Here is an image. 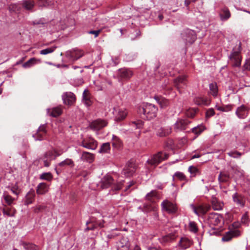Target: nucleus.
I'll list each match as a JSON object with an SVG mask.
<instances>
[{"instance_id": "obj_1", "label": "nucleus", "mask_w": 250, "mask_h": 250, "mask_svg": "<svg viewBox=\"0 0 250 250\" xmlns=\"http://www.w3.org/2000/svg\"><path fill=\"white\" fill-rule=\"evenodd\" d=\"M158 108L154 104H146L142 107L138 109V112L140 114H143L144 118L147 120H151L156 116Z\"/></svg>"}, {"instance_id": "obj_2", "label": "nucleus", "mask_w": 250, "mask_h": 250, "mask_svg": "<svg viewBox=\"0 0 250 250\" xmlns=\"http://www.w3.org/2000/svg\"><path fill=\"white\" fill-rule=\"evenodd\" d=\"M168 154L166 153L160 151L153 155L150 159L147 161V163L154 166H156L163 161L167 160L168 158Z\"/></svg>"}, {"instance_id": "obj_3", "label": "nucleus", "mask_w": 250, "mask_h": 250, "mask_svg": "<svg viewBox=\"0 0 250 250\" xmlns=\"http://www.w3.org/2000/svg\"><path fill=\"white\" fill-rule=\"evenodd\" d=\"M223 220V217L221 215L216 213H209L207 219V222L210 227L218 226Z\"/></svg>"}, {"instance_id": "obj_4", "label": "nucleus", "mask_w": 250, "mask_h": 250, "mask_svg": "<svg viewBox=\"0 0 250 250\" xmlns=\"http://www.w3.org/2000/svg\"><path fill=\"white\" fill-rule=\"evenodd\" d=\"M191 122L188 119H179L174 125V129L175 131H180L188 128V126Z\"/></svg>"}, {"instance_id": "obj_5", "label": "nucleus", "mask_w": 250, "mask_h": 250, "mask_svg": "<svg viewBox=\"0 0 250 250\" xmlns=\"http://www.w3.org/2000/svg\"><path fill=\"white\" fill-rule=\"evenodd\" d=\"M183 39L185 40L186 43L191 44L193 43L196 39V35L195 31L190 29L186 30L182 34Z\"/></svg>"}, {"instance_id": "obj_6", "label": "nucleus", "mask_w": 250, "mask_h": 250, "mask_svg": "<svg viewBox=\"0 0 250 250\" xmlns=\"http://www.w3.org/2000/svg\"><path fill=\"white\" fill-rule=\"evenodd\" d=\"M33 137L35 140H43L47 138L46 126L45 125H41L37 132L33 134Z\"/></svg>"}, {"instance_id": "obj_7", "label": "nucleus", "mask_w": 250, "mask_h": 250, "mask_svg": "<svg viewBox=\"0 0 250 250\" xmlns=\"http://www.w3.org/2000/svg\"><path fill=\"white\" fill-rule=\"evenodd\" d=\"M83 55L84 53L83 51L78 49H74L67 51L66 53V57L72 61L77 60L83 57Z\"/></svg>"}, {"instance_id": "obj_8", "label": "nucleus", "mask_w": 250, "mask_h": 250, "mask_svg": "<svg viewBox=\"0 0 250 250\" xmlns=\"http://www.w3.org/2000/svg\"><path fill=\"white\" fill-rule=\"evenodd\" d=\"M161 206L162 209L169 214H174L177 211V208L176 206L168 200L164 201L162 203Z\"/></svg>"}, {"instance_id": "obj_9", "label": "nucleus", "mask_w": 250, "mask_h": 250, "mask_svg": "<svg viewBox=\"0 0 250 250\" xmlns=\"http://www.w3.org/2000/svg\"><path fill=\"white\" fill-rule=\"evenodd\" d=\"M229 59L233 67L240 66L242 58L239 51L233 50L229 56Z\"/></svg>"}, {"instance_id": "obj_10", "label": "nucleus", "mask_w": 250, "mask_h": 250, "mask_svg": "<svg viewBox=\"0 0 250 250\" xmlns=\"http://www.w3.org/2000/svg\"><path fill=\"white\" fill-rule=\"evenodd\" d=\"M187 79L186 75L179 76L174 80V86L180 91V89H184L187 86Z\"/></svg>"}, {"instance_id": "obj_11", "label": "nucleus", "mask_w": 250, "mask_h": 250, "mask_svg": "<svg viewBox=\"0 0 250 250\" xmlns=\"http://www.w3.org/2000/svg\"><path fill=\"white\" fill-rule=\"evenodd\" d=\"M132 71L126 68L119 69L117 72L118 77L121 80H128L132 77Z\"/></svg>"}, {"instance_id": "obj_12", "label": "nucleus", "mask_w": 250, "mask_h": 250, "mask_svg": "<svg viewBox=\"0 0 250 250\" xmlns=\"http://www.w3.org/2000/svg\"><path fill=\"white\" fill-rule=\"evenodd\" d=\"M40 159L43 162L44 167H48L50 166L51 161L55 159L54 151L52 150L47 151Z\"/></svg>"}, {"instance_id": "obj_13", "label": "nucleus", "mask_w": 250, "mask_h": 250, "mask_svg": "<svg viewBox=\"0 0 250 250\" xmlns=\"http://www.w3.org/2000/svg\"><path fill=\"white\" fill-rule=\"evenodd\" d=\"M232 199L234 203L238 206L241 208L245 207L246 203V197L244 195L238 192H235L232 195Z\"/></svg>"}, {"instance_id": "obj_14", "label": "nucleus", "mask_w": 250, "mask_h": 250, "mask_svg": "<svg viewBox=\"0 0 250 250\" xmlns=\"http://www.w3.org/2000/svg\"><path fill=\"white\" fill-rule=\"evenodd\" d=\"M62 99L65 104L70 105L75 102L76 97L73 93L67 92L62 94Z\"/></svg>"}, {"instance_id": "obj_15", "label": "nucleus", "mask_w": 250, "mask_h": 250, "mask_svg": "<svg viewBox=\"0 0 250 250\" xmlns=\"http://www.w3.org/2000/svg\"><path fill=\"white\" fill-rule=\"evenodd\" d=\"M81 146L86 148L94 150L97 146V142L92 138L84 139L82 141Z\"/></svg>"}, {"instance_id": "obj_16", "label": "nucleus", "mask_w": 250, "mask_h": 250, "mask_svg": "<svg viewBox=\"0 0 250 250\" xmlns=\"http://www.w3.org/2000/svg\"><path fill=\"white\" fill-rule=\"evenodd\" d=\"M107 123L106 121L102 119H97L91 122L89 127L94 130H99L106 126Z\"/></svg>"}, {"instance_id": "obj_17", "label": "nucleus", "mask_w": 250, "mask_h": 250, "mask_svg": "<svg viewBox=\"0 0 250 250\" xmlns=\"http://www.w3.org/2000/svg\"><path fill=\"white\" fill-rule=\"evenodd\" d=\"M136 169V165L133 162H128L123 170V174L127 177L132 176Z\"/></svg>"}, {"instance_id": "obj_18", "label": "nucleus", "mask_w": 250, "mask_h": 250, "mask_svg": "<svg viewBox=\"0 0 250 250\" xmlns=\"http://www.w3.org/2000/svg\"><path fill=\"white\" fill-rule=\"evenodd\" d=\"M113 182V178L109 175H106L102 178L100 186L102 188H107L112 186Z\"/></svg>"}, {"instance_id": "obj_19", "label": "nucleus", "mask_w": 250, "mask_h": 250, "mask_svg": "<svg viewBox=\"0 0 250 250\" xmlns=\"http://www.w3.org/2000/svg\"><path fill=\"white\" fill-rule=\"evenodd\" d=\"M249 108L245 105L238 107L235 112L237 116L240 119H245L248 115Z\"/></svg>"}, {"instance_id": "obj_20", "label": "nucleus", "mask_w": 250, "mask_h": 250, "mask_svg": "<svg viewBox=\"0 0 250 250\" xmlns=\"http://www.w3.org/2000/svg\"><path fill=\"white\" fill-rule=\"evenodd\" d=\"M191 207L194 213L198 216L205 214L210 208V207L208 205H200L197 207L192 205Z\"/></svg>"}, {"instance_id": "obj_21", "label": "nucleus", "mask_w": 250, "mask_h": 250, "mask_svg": "<svg viewBox=\"0 0 250 250\" xmlns=\"http://www.w3.org/2000/svg\"><path fill=\"white\" fill-rule=\"evenodd\" d=\"M219 15L222 21H225L230 17L231 13L229 8L226 6H224L221 9Z\"/></svg>"}, {"instance_id": "obj_22", "label": "nucleus", "mask_w": 250, "mask_h": 250, "mask_svg": "<svg viewBox=\"0 0 250 250\" xmlns=\"http://www.w3.org/2000/svg\"><path fill=\"white\" fill-rule=\"evenodd\" d=\"M192 244V241L187 237H182L179 241L178 246L182 250H186L190 247Z\"/></svg>"}, {"instance_id": "obj_23", "label": "nucleus", "mask_w": 250, "mask_h": 250, "mask_svg": "<svg viewBox=\"0 0 250 250\" xmlns=\"http://www.w3.org/2000/svg\"><path fill=\"white\" fill-rule=\"evenodd\" d=\"M114 110L116 112L115 114V120L117 121H120L125 119L127 114V110L124 108H119Z\"/></svg>"}, {"instance_id": "obj_24", "label": "nucleus", "mask_w": 250, "mask_h": 250, "mask_svg": "<svg viewBox=\"0 0 250 250\" xmlns=\"http://www.w3.org/2000/svg\"><path fill=\"white\" fill-rule=\"evenodd\" d=\"M171 132V128L161 127L157 129V135L161 137H166Z\"/></svg>"}, {"instance_id": "obj_25", "label": "nucleus", "mask_w": 250, "mask_h": 250, "mask_svg": "<svg viewBox=\"0 0 250 250\" xmlns=\"http://www.w3.org/2000/svg\"><path fill=\"white\" fill-rule=\"evenodd\" d=\"M21 5L26 10L32 11L35 6V2L33 0H23Z\"/></svg>"}, {"instance_id": "obj_26", "label": "nucleus", "mask_w": 250, "mask_h": 250, "mask_svg": "<svg viewBox=\"0 0 250 250\" xmlns=\"http://www.w3.org/2000/svg\"><path fill=\"white\" fill-rule=\"evenodd\" d=\"M48 190V186L45 183H41L38 185L37 189L38 194L42 195L46 193Z\"/></svg>"}, {"instance_id": "obj_27", "label": "nucleus", "mask_w": 250, "mask_h": 250, "mask_svg": "<svg viewBox=\"0 0 250 250\" xmlns=\"http://www.w3.org/2000/svg\"><path fill=\"white\" fill-rule=\"evenodd\" d=\"M62 113V109L60 107H54L52 109H47V114L49 116L53 117H57L60 116Z\"/></svg>"}, {"instance_id": "obj_28", "label": "nucleus", "mask_w": 250, "mask_h": 250, "mask_svg": "<svg viewBox=\"0 0 250 250\" xmlns=\"http://www.w3.org/2000/svg\"><path fill=\"white\" fill-rule=\"evenodd\" d=\"M16 210L15 208L4 206L3 208L2 209V213L4 215H6L8 217H13L15 216Z\"/></svg>"}, {"instance_id": "obj_29", "label": "nucleus", "mask_w": 250, "mask_h": 250, "mask_svg": "<svg viewBox=\"0 0 250 250\" xmlns=\"http://www.w3.org/2000/svg\"><path fill=\"white\" fill-rule=\"evenodd\" d=\"M35 196V194L34 191H29L25 196L24 204L27 205L32 204L34 200Z\"/></svg>"}, {"instance_id": "obj_30", "label": "nucleus", "mask_w": 250, "mask_h": 250, "mask_svg": "<svg viewBox=\"0 0 250 250\" xmlns=\"http://www.w3.org/2000/svg\"><path fill=\"white\" fill-rule=\"evenodd\" d=\"M83 102L87 106H89L92 104V101L90 100L89 92L87 89H85L83 92Z\"/></svg>"}, {"instance_id": "obj_31", "label": "nucleus", "mask_w": 250, "mask_h": 250, "mask_svg": "<svg viewBox=\"0 0 250 250\" xmlns=\"http://www.w3.org/2000/svg\"><path fill=\"white\" fill-rule=\"evenodd\" d=\"M94 157L93 154L87 152H83L81 157L82 160L86 161L89 163L92 162L94 160Z\"/></svg>"}, {"instance_id": "obj_32", "label": "nucleus", "mask_w": 250, "mask_h": 250, "mask_svg": "<svg viewBox=\"0 0 250 250\" xmlns=\"http://www.w3.org/2000/svg\"><path fill=\"white\" fill-rule=\"evenodd\" d=\"M212 207L215 210H220L222 209L224 204L218 201L217 199H214L211 202Z\"/></svg>"}, {"instance_id": "obj_33", "label": "nucleus", "mask_w": 250, "mask_h": 250, "mask_svg": "<svg viewBox=\"0 0 250 250\" xmlns=\"http://www.w3.org/2000/svg\"><path fill=\"white\" fill-rule=\"evenodd\" d=\"M20 245L22 246L25 250H38L37 247L32 243L21 241Z\"/></svg>"}, {"instance_id": "obj_34", "label": "nucleus", "mask_w": 250, "mask_h": 250, "mask_svg": "<svg viewBox=\"0 0 250 250\" xmlns=\"http://www.w3.org/2000/svg\"><path fill=\"white\" fill-rule=\"evenodd\" d=\"M158 192L153 190L148 193L146 196V199L150 202H153L154 199L158 197Z\"/></svg>"}, {"instance_id": "obj_35", "label": "nucleus", "mask_w": 250, "mask_h": 250, "mask_svg": "<svg viewBox=\"0 0 250 250\" xmlns=\"http://www.w3.org/2000/svg\"><path fill=\"white\" fill-rule=\"evenodd\" d=\"M229 174L227 172H221L218 176V180L220 182H227L229 181Z\"/></svg>"}, {"instance_id": "obj_36", "label": "nucleus", "mask_w": 250, "mask_h": 250, "mask_svg": "<svg viewBox=\"0 0 250 250\" xmlns=\"http://www.w3.org/2000/svg\"><path fill=\"white\" fill-rule=\"evenodd\" d=\"M176 238V235L174 233H170L168 235L163 236L161 240L162 243H166L174 240Z\"/></svg>"}, {"instance_id": "obj_37", "label": "nucleus", "mask_w": 250, "mask_h": 250, "mask_svg": "<svg viewBox=\"0 0 250 250\" xmlns=\"http://www.w3.org/2000/svg\"><path fill=\"white\" fill-rule=\"evenodd\" d=\"M58 166L60 167H65L66 166L73 167L74 166V163L71 159L67 158L59 163Z\"/></svg>"}, {"instance_id": "obj_38", "label": "nucleus", "mask_w": 250, "mask_h": 250, "mask_svg": "<svg viewBox=\"0 0 250 250\" xmlns=\"http://www.w3.org/2000/svg\"><path fill=\"white\" fill-rule=\"evenodd\" d=\"M110 150V145L109 143H105L102 145L99 150V152L101 153H108Z\"/></svg>"}, {"instance_id": "obj_39", "label": "nucleus", "mask_w": 250, "mask_h": 250, "mask_svg": "<svg viewBox=\"0 0 250 250\" xmlns=\"http://www.w3.org/2000/svg\"><path fill=\"white\" fill-rule=\"evenodd\" d=\"M235 232L234 231H229L225 233L222 237V240L224 242H228L230 241L235 235Z\"/></svg>"}, {"instance_id": "obj_40", "label": "nucleus", "mask_w": 250, "mask_h": 250, "mask_svg": "<svg viewBox=\"0 0 250 250\" xmlns=\"http://www.w3.org/2000/svg\"><path fill=\"white\" fill-rule=\"evenodd\" d=\"M21 10V6L19 3L11 4L9 6V10L10 12L17 13Z\"/></svg>"}, {"instance_id": "obj_41", "label": "nucleus", "mask_w": 250, "mask_h": 250, "mask_svg": "<svg viewBox=\"0 0 250 250\" xmlns=\"http://www.w3.org/2000/svg\"><path fill=\"white\" fill-rule=\"evenodd\" d=\"M209 90L211 94L215 97L218 93V87L216 83H212L209 84Z\"/></svg>"}, {"instance_id": "obj_42", "label": "nucleus", "mask_w": 250, "mask_h": 250, "mask_svg": "<svg viewBox=\"0 0 250 250\" xmlns=\"http://www.w3.org/2000/svg\"><path fill=\"white\" fill-rule=\"evenodd\" d=\"M155 99L162 108L166 107L169 104L168 101L166 99L159 97H157Z\"/></svg>"}, {"instance_id": "obj_43", "label": "nucleus", "mask_w": 250, "mask_h": 250, "mask_svg": "<svg viewBox=\"0 0 250 250\" xmlns=\"http://www.w3.org/2000/svg\"><path fill=\"white\" fill-rule=\"evenodd\" d=\"M175 177L177 178L180 181H187V179L185 175L179 171L176 172L174 175L173 176V180H174Z\"/></svg>"}, {"instance_id": "obj_44", "label": "nucleus", "mask_w": 250, "mask_h": 250, "mask_svg": "<svg viewBox=\"0 0 250 250\" xmlns=\"http://www.w3.org/2000/svg\"><path fill=\"white\" fill-rule=\"evenodd\" d=\"M37 61H38V60L35 58H31L27 62H24L22 66L24 68L30 67L31 66H32L33 65H34V64L36 63Z\"/></svg>"}, {"instance_id": "obj_45", "label": "nucleus", "mask_w": 250, "mask_h": 250, "mask_svg": "<svg viewBox=\"0 0 250 250\" xmlns=\"http://www.w3.org/2000/svg\"><path fill=\"white\" fill-rule=\"evenodd\" d=\"M250 222V219L248 216V212H246L242 216L241 223L242 224L248 226Z\"/></svg>"}, {"instance_id": "obj_46", "label": "nucleus", "mask_w": 250, "mask_h": 250, "mask_svg": "<svg viewBox=\"0 0 250 250\" xmlns=\"http://www.w3.org/2000/svg\"><path fill=\"white\" fill-rule=\"evenodd\" d=\"M40 177L41 179L50 181L53 178V176L50 172H45L42 174Z\"/></svg>"}, {"instance_id": "obj_47", "label": "nucleus", "mask_w": 250, "mask_h": 250, "mask_svg": "<svg viewBox=\"0 0 250 250\" xmlns=\"http://www.w3.org/2000/svg\"><path fill=\"white\" fill-rule=\"evenodd\" d=\"M120 247L124 248V250H129V243L125 238H122L120 242Z\"/></svg>"}, {"instance_id": "obj_48", "label": "nucleus", "mask_w": 250, "mask_h": 250, "mask_svg": "<svg viewBox=\"0 0 250 250\" xmlns=\"http://www.w3.org/2000/svg\"><path fill=\"white\" fill-rule=\"evenodd\" d=\"M188 171L192 176H195L196 175L200 174L199 170L196 167L192 166L188 167Z\"/></svg>"}, {"instance_id": "obj_49", "label": "nucleus", "mask_w": 250, "mask_h": 250, "mask_svg": "<svg viewBox=\"0 0 250 250\" xmlns=\"http://www.w3.org/2000/svg\"><path fill=\"white\" fill-rule=\"evenodd\" d=\"M56 48V46L47 48L40 51V54L42 55H46L52 53Z\"/></svg>"}, {"instance_id": "obj_50", "label": "nucleus", "mask_w": 250, "mask_h": 250, "mask_svg": "<svg viewBox=\"0 0 250 250\" xmlns=\"http://www.w3.org/2000/svg\"><path fill=\"white\" fill-rule=\"evenodd\" d=\"M227 154L229 156L234 158H240L242 155L241 153L237 151H231L228 152Z\"/></svg>"}, {"instance_id": "obj_51", "label": "nucleus", "mask_w": 250, "mask_h": 250, "mask_svg": "<svg viewBox=\"0 0 250 250\" xmlns=\"http://www.w3.org/2000/svg\"><path fill=\"white\" fill-rule=\"evenodd\" d=\"M189 228L190 231L196 233L198 231L196 224L194 222H190L189 223Z\"/></svg>"}, {"instance_id": "obj_52", "label": "nucleus", "mask_w": 250, "mask_h": 250, "mask_svg": "<svg viewBox=\"0 0 250 250\" xmlns=\"http://www.w3.org/2000/svg\"><path fill=\"white\" fill-rule=\"evenodd\" d=\"M194 102L195 104L199 105L205 104L206 103V101L203 98L198 97L194 99Z\"/></svg>"}, {"instance_id": "obj_53", "label": "nucleus", "mask_w": 250, "mask_h": 250, "mask_svg": "<svg viewBox=\"0 0 250 250\" xmlns=\"http://www.w3.org/2000/svg\"><path fill=\"white\" fill-rule=\"evenodd\" d=\"M122 183L121 182L115 184L113 182V184L112 185V190L113 191H118L120 190L122 188Z\"/></svg>"}, {"instance_id": "obj_54", "label": "nucleus", "mask_w": 250, "mask_h": 250, "mask_svg": "<svg viewBox=\"0 0 250 250\" xmlns=\"http://www.w3.org/2000/svg\"><path fill=\"white\" fill-rule=\"evenodd\" d=\"M191 129L192 131L195 134L199 135L203 131V127L202 126H198L193 127Z\"/></svg>"}, {"instance_id": "obj_55", "label": "nucleus", "mask_w": 250, "mask_h": 250, "mask_svg": "<svg viewBox=\"0 0 250 250\" xmlns=\"http://www.w3.org/2000/svg\"><path fill=\"white\" fill-rule=\"evenodd\" d=\"M3 198L5 201V202L8 205H10L14 200V198H13L11 196L9 195H5L4 194L3 195Z\"/></svg>"}, {"instance_id": "obj_56", "label": "nucleus", "mask_w": 250, "mask_h": 250, "mask_svg": "<svg viewBox=\"0 0 250 250\" xmlns=\"http://www.w3.org/2000/svg\"><path fill=\"white\" fill-rule=\"evenodd\" d=\"M131 125L136 126L137 128H140L142 127L143 125V122L141 120H137L136 121H133L131 122Z\"/></svg>"}, {"instance_id": "obj_57", "label": "nucleus", "mask_w": 250, "mask_h": 250, "mask_svg": "<svg viewBox=\"0 0 250 250\" xmlns=\"http://www.w3.org/2000/svg\"><path fill=\"white\" fill-rule=\"evenodd\" d=\"M210 228L211 229L209 231L210 235H217L219 234L220 231L219 229L215 228V226H212Z\"/></svg>"}, {"instance_id": "obj_58", "label": "nucleus", "mask_w": 250, "mask_h": 250, "mask_svg": "<svg viewBox=\"0 0 250 250\" xmlns=\"http://www.w3.org/2000/svg\"><path fill=\"white\" fill-rule=\"evenodd\" d=\"M114 141H113L112 144V146L114 147H118L120 146V142L119 139L114 136H113Z\"/></svg>"}, {"instance_id": "obj_59", "label": "nucleus", "mask_w": 250, "mask_h": 250, "mask_svg": "<svg viewBox=\"0 0 250 250\" xmlns=\"http://www.w3.org/2000/svg\"><path fill=\"white\" fill-rule=\"evenodd\" d=\"M215 114V112L212 108H209L206 111V116L207 118H209L213 116Z\"/></svg>"}, {"instance_id": "obj_60", "label": "nucleus", "mask_w": 250, "mask_h": 250, "mask_svg": "<svg viewBox=\"0 0 250 250\" xmlns=\"http://www.w3.org/2000/svg\"><path fill=\"white\" fill-rule=\"evenodd\" d=\"M10 190L14 194L16 195H18L19 194V192L18 191V186L16 184L11 187Z\"/></svg>"}, {"instance_id": "obj_61", "label": "nucleus", "mask_w": 250, "mask_h": 250, "mask_svg": "<svg viewBox=\"0 0 250 250\" xmlns=\"http://www.w3.org/2000/svg\"><path fill=\"white\" fill-rule=\"evenodd\" d=\"M101 30H91L90 31H88V33L90 34H93L94 35L95 38L97 37L99 34L101 33Z\"/></svg>"}, {"instance_id": "obj_62", "label": "nucleus", "mask_w": 250, "mask_h": 250, "mask_svg": "<svg viewBox=\"0 0 250 250\" xmlns=\"http://www.w3.org/2000/svg\"><path fill=\"white\" fill-rule=\"evenodd\" d=\"M244 67L245 69L250 71V59L246 61Z\"/></svg>"}, {"instance_id": "obj_63", "label": "nucleus", "mask_w": 250, "mask_h": 250, "mask_svg": "<svg viewBox=\"0 0 250 250\" xmlns=\"http://www.w3.org/2000/svg\"><path fill=\"white\" fill-rule=\"evenodd\" d=\"M44 208V207L43 206H38L34 208V212L35 213H39Z\"/></svg>"}, {"instance_id": "obj_64", "label": "nucleus", "mask_w": 250, "mask_h": 250, "mask_svg": "<svg viewBox=\"0 0 250 250\" xmlns=\"http://www.w3.org/2000/svg\"><path fill=\"white\" fill-rule=\"evenodd\" d=\"M144 208L145 210L146 211L151 210L153 208L152 206L151 205H149V204H144Z\"/></svg>"}]
</instances>
